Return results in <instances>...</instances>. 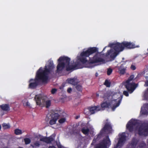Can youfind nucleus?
Masks as SVG:
<instances>
[{
	"label": "nucleus",
	"mask_w": 148,
	"mask_h": 148,
	"mask_svg": "<svg viewBox=\"0 0 148 148\" xmlns=\"http://www.w3.org/2000/svg\"><path fill=\"white\" fill-rule=\"evenodd\" d=\"M109 46L113 47L115 51V52H114L113 50L110 49L107 52L106 55L109 56L110 55V57L112 58H115L120 52H121V51H120V49L116 43L111 44L109 45Z\"/></svg>",
	"instance_id": "6"
},
{
	"label": "nucleus",
	"mask_w": 148,
	"mask_h": 148,
	"mask_svg": "<svg viewBox=\"0 0 148 148\" xmlns=\"http://www.w3.org/2000/svg\"><path fill=\"white\" fill-rule=\"evenodd\" d=\"M57 90L56 88H53L51 90V93L52 94H55L57 91Z\"/></svg>",
	"instance_id": "42"
},
{
	"label": "nucleus",
	"mask_w": 148,
	"mask_h": 148,
	"mask_svg": "<svg viewBox=\"0 0 148 148\" xmlns=\"http://www.w3.org/2000/svg\"><path fill=\"white\" fill-rule=\"evenodd\" d=\"M72 91V89L71 88H69L67 90V91L68 93H70Z\"/></svg>",
	"instance_id": "43"
},
{
	"label": "nucleus",
	"mask_w": 148,
	"mask_h": 148,
	"mask_svg": "<svg viewBox=\"0 0 148 148\" xmlns=\"http://www.w3.org/2000/svg\"><path fill=\"white\" fill-rule=\"evenodd\" d=\"M137 124L136 121L131 119L126 125V128L130 132H132L134 130V127Z\"/></svg>",
	"instance_id": "11"
},
{
	"label": "nucleus",
	"mask_w": 148,
	"mask_h": 148,
	"mask_svg": "<svg viewBox=\"0 0 148 148\" xmlns=\"http://www.w3.org/2000/svg\"><path fill=\"white\" fill-rule=\"evenodd\" d=\"M122 97L123 95H121L118 102L116 103H115L116 102V99L112 101L110 103H107L106 101L103 102L101 104V107L102 108H107L110 107L112 108V111H114L116 108L120 105Z\"/></svg>",
	"instance_id": "3"
},
{
	"label": "nucleus",
	"mask_w": 148,
	"mask_h": 148,
	"mask_svg": "<svg viewBox=\"0 0 148 148\" xmlns=\"http://www.w3.org/2000/svg\"><path fill=\"white\" fill-rule=\"evenodd\" d=\"M82 132L86 135H88L89 134L90 130L88 128H86L84 127L82 128L81 130Z\"/></svg>",
	"instance_id": "24"
},
{
	"label": "nucleus",
	"mask_w": 148,
	"mask_h": 148,
	"mask_svg": "<svg viewBox=\"0 0 148 148\" xmlns=\"http://www.w3.org/2000/svg\"><path fill=\"white\" fill-rule=\"evenodd\" d=\"M138 134L140 136H148V124L145 126H143L142 125H141L138 128Z\"/></svg>",
	"instance_id": "9"
},
{
	"label": "nucleus",
	"mask_w": 148,
	"mask_h": 148,
	"mask_svg": "<svg viewBox=\"0 0 148 148\" xmlns=\"http://www.w3.org/2000/svg\"><path fill=\"white\" fill-rule=\"evenodd\" d=\"M113 148H120L119 147H117V145H116V146H114Z\"/></svg>",
	"instance_id": "50"
},
{
	"label": "nucleus",
	"mask_w": 148,
	"mask_h": 148,
	"mask_svg": "<svg viewBox=\"0 0 148 148\" xmlns=\"http://www.w3.org/2000/svg\"><path fill=\"white\" fill-rule=\"evenodd\" d=\"M26 105L27 106H29L30 104L28 102H27L26 103Z\"/></svg>",
	"instance_id": "45"
},
{
	"label": "nucleus",
	"mask_w": 148,
	"mask_h": 148,
	"mask_svg": "<svg viewBox=\"0 0 148 148\" xmlns=\"http://www.w3.org/2000/svg\"><path fill=\"white\" fill-rule=\"evenodd\" d=\"M24 141L25 142V144L26 145H27L29 144L31 142V140L28 138H26L24 139Z\"/></svg>",
	"instance_id": "37"
},
{
	"label": "nucleus",
	"mask_w": 148,
	"mask_h": 148,
	"mask_svg": "<svg viewBox=\"0 0 148 148\" xmlns=\"http://www.w3.org/2000/svg\"><path fill=\"white\" fill-rule=\"evenodd\" d=\"M108 97H109V96H109V95H108Z\"/></svg>",
	"instance_id": "56"
},
{
	"label": "nucleus",
	"mask_w": 148,
	"mask_h": 148,
	"mask_svg": "<svg viewBox=\"0 0 148 148\" xmlns=\"http://www.w3.org/2000/svg\"><path fill=\"white\" fill-rule=\"evenodd\" d=\"M138 141V140L136 137H133L130 143V146L131 148H135Z\"/></svg>",
	"instance_id": "19"
},
{
	"label": "nucleus",
	"mask_w": 148,
	"mask_h": 148,
	"mask_svg": "<svg viewBox=\"0 0 148 148\" xmlns=\"http://www.w3.org/2000/svg\"><path fill=\"white\" fill-rule=\"evenodd\" d=\"M58 148H63V147L61 145H60L58 146Z\"/></svg>",
	"instance_id": "47"
},
{
	"label": "nucleus",
	"mask_w": 148,
	"mask_h": 148,
	"mask_svg": "<svg viewBox=\"0 0 148 148\" xmlns=\"http://www.w3.org/2000/svg\"><path fill=\"white\" fill-rule=\"evenodd\" d=\"M45 105L46 107L47 108H48L51 106V101L49 100H48L46 101L45 100L44 103L43 104H45Z\"/></svg>",
	"instance_id": "29"
},
{
	"label": "nucleus",
	"mask_w": 148,
	"mask_h": 148,
	"mask_svg": "<svg viewBox=\"0 0 148 148\" xmlns=\"http://www.w3.org/2000/svg\"><path fill=\"white\" fill-rule=\"evenodd\" d=\"M34 99L36 101L37 105L40 106L42 103L44 104L45 99L41 95H35Z\"/></svg>",
	"instance_id": "12"
},
{
	"label": "nucleus",
	"mask_w": 148,
	"mask_h": 148,
	"mask_svg": "<svg viewBox=\"0 0 148 148\" xmlns=\"http://www.w3.org/2000/svg\"><path fill=\"white\" fill-rule=\"evenodd\" d=\"M107 94L108 95V92H107Z\"/></svg>",
	"instance_id": "55"
},
{
	"label": "nucleus",
	"mask_w": 148,
	"mask_h": 148,
	"mask_svg": "<svg viewBox=\"0 0 148 148\" xmlns=\"http://www.w3.org/2000/svg\"><path fill=\"white\" fill-rule=\"evenodd\" d=\"M17 148H23V147H18Z\"/></svg>",
	"instance_id": "53"
},
{
	"label": "nucleus",
	"mask_w": 148,
	"mask_h": 148,
	"mask_svg": "<svg viewBox=\"0 0 148 148\" xmlns=\"http://www.w3.org/2000/svg\"><path fill=\"white\" fill-rule=\"evenodd\" d=\"M66 121L65 118H62L60 119L58 121L60 123H62Z\"/></svg>",
	"instance_id": "39"
},
{
	"label": "nucleus",
	"mask_w": 148,
	"mask_h": 148,
	"mask_svg": "<svg viewBox=\"0 0 148 148\" xmlns=\"http://www.w3.org/2000/svg\"><path fill=\"white\" fill-rule=\"evenodd\" d=\"M113 70L111 68L107 69V74L108 75H110L112 72Z\"/></svg>",
	"instance_id": "38"
},
{
	"label": "nucleus",
	"mask_w": 148,
	"mask_h": 148,
	"mask_svg": "<svg viewBox=\"0 0 148 148\" xmlns=\"http://www.w3.org/2000/svg\"><path fill=\"white\" fill-rule=\"evenodd\" d=\"M125 140V136L124 135H122L119 138L118 142L116 145L117 147H119L120 148L123 146V143Z\"/></svg>",
	"instance_id": "21"
},
{
	"label": "nucleus",
	"mask_w": 148,
	"mask_h": 148,
	"mask_svg": "<svg viewBox=\"0 0 148 148\" xmlns=\"http://www.w3.org/2000/svg\"><path fill=\"white\" fill-rule=\"evenodd\" d=\"M144 96L145 97H147V92H145L144 94Z\"/></svg>",
	"instance_id": "48"
},
{
	"label": "nucleus",
	"mask_w": 148,
	"mask_h": 148,
	"mask_svg": "<svg viewBox=\"0 0 148 148\" xmlns=\"http://www.w3.org/2000/svg\"><path fill=\"white\" fill-rule=\"evenodd\" d=\"M1 125L0 124V130H1Z\"/></svg>",
	"instance_id": "51"
},
{
	"label": "nucleus",
	"mask_w": 148,
	"mask_h": 148,
	"mask_svg": "<svg viewBox=\"0 0 148 148\" xmlns=\"http://www.w3.org/2000/svg\"><path fill=\"white\" fill-rule=\"evenodd\" d=\"M22 131L18 129H16L14 130V133L16 135H19L22 134Z\"/></svg>",
	"instance_id": "34"
},
{
	"label": "nucleus",
	"mask_w": 148,
	"mask_h": 148,
	"mask_svg": "<svg viewBox=\"0 0 148 148\" xmlns=\"http://www.w3.org/2000/svg\"><path fill=\"white\" fill-rule=\"evenodd\" d=\"M125 64L126 62H123L119 67L118 70L119 73L121 75H123L125 73L127 68Z\"/></svg>",
	"instance_id": "16"
},
{
	"label": "nucleus",
	"mask_w": 148,
	"mask_h": 148,
	"mask_svg": "<svg viewBox=\"0 0 148 148\" xmlns=\"http://www.w3.org/2000/svg\"><path fill=\"white\" fill-rule=\"evenodd\" d=\"M140 113L142 114L148 115V103L143 104L141 109Z\"/></svg>",
	"instance_id": "17"
},
{
	"label": "nucleus",
	"mask_w": 148,
	"mask_h": 148,
	"mask_svg": "<svg viewBox=\"0 0 148 148\" xmlns=\"http://www.w3.org/2000/svg\"><path fill=\"white\" fill-rule=\"evenodd\" d=\"M106 47H104V49H103V50H104L105 49V48H106Z\"/></svg>",
	"instance_id": "54"
},
{
	"label": "nucleus",
	"mask_w": 148,
	"mask_h": 148,
	"mask_svg": "<svg viewBox=\"0 0 148 148\" xmlns=\"http://www.w3.org/2000/svg\"><path fill=\"white\" fill-rule=\"evenodd\" d=\"M90 63L91 64L100 63L103 64L105 62L104 59L101 58V55L98 53H97L92 58H90Z\"/></svg>",
	"instance_id": "7"
},
{
	"label": "nucleus",
	"mask_w": 148,
	"mask_h": 148,
	"mask_svg": "<svg viewBox=\"0 0 148 148\" xmlns=\"http://www.w3.org/2000/svg\"><path fill=\"white\" fill-rule=\"evenodd\" d=\"M75 88L79 92H82V85L79 84L76 85Z\"/></svg>",
	"instance_id": "31"
},
{
	"label": "nucleus",
	"mask_w": 148,
	"mask_h": 148,
	"mask_svg": "<svg viewBox=\"0 0 148 148\" xmlns=\"http://www.w3.org/2000/svg\"><path fill=\"white\" fill-rule=\"evenodd\" d=\"M90 55L95 53L98 52V48L95 47H90L88 49Z\"/></svg>",
	"instance_id": "22"
},
{
	"label": "nucleus",
	"mask_w": 148,
	"mask_h": 148,
	"mask_svg": "<svg viewBox=\"0 0 148 148\" xmlns=\"http://www.w3.org/2000/svg\"><path fill=\"white\" fill-rule=\"evenodd\" d=\"M70 59L67 57L61 56L59 58V60H63L66 62V70L67 71L75 70L74 65L70 66Z\"/></svg>",
	"instance_id": "8"
},
{
	"label": "nucleus",
	"mask_w": 148,
	"mask_h": 148,
	"mask_svg": "<svg viewBox=\"0 0 148 148\" xmlns=\"http://www.w3.org/2000/svg\"><path fill=\"white\" fill-rule=\"evenodd\" d=\"M138 84L134 82L127 83L125 85V88L130 94L132 93L138 87Z\"/></svg>",
	"instance_id": "10"
},
{
	"label": "nucleus",
	"mask_w": 148,
	"mask_h": 148,
	"mask_svg": "<svg viewBox=\"0 0 148 148\" xmlns=\"http://www.w3.org/2000/svg\"><path fill=\"white\" fill-rule=\"evenodd\" d=\"M111 82L108 80L106 79L105 81L104 84L107 87H109L110 86Z\"/></svg>",
	"instance_id": "35"
},
{
	"label": "nucleus",
	"mask_w": 148,
	"mask_h": 148,
	"mask_svg": "<svg viewBox=\"0 0 148 148\" xmlns=\"http://www.w3.org/2000/svg\"><path fill=\"white\" fill-rule=\"evenodd\" d=\"M111 145V141L108 135L106 136L100 142L95 145L94 148H108Z\"/></svg>",
	"instance_id": "5"
},
{
	"label": "nucleus",
	"mask_w": 148,
	"mask_h": 148,
	"mask_svg": "<svg viewBox=\"0 0 148 148\" xmlns=\"http://www.w3.org/2000/svg\"><path fill=\"white\" fill-rule=\"evenodd\" d=\"M60 111H55L51 114L50 116L51 118H53L55 119H56V120L59 119L60 116Z\"/></svg>",
	"instance_id": "18"
},
{
	"label": "nucleus",
	"mask_w": 148,
	"mask_h": 148,
	"mask_svg": "<svg viewBox=\"0 0 148 148\" xmlns=\"http://www.w3.org/2000/svg\"><path fill=\"white\" fill-rule=\"evenodd\" d=\"M40 145V143L38 141L35 142L33 145H31V146L33 147H39Z\"/></svg>",
	"instance_id": "32"
},
{
	"label": "nucleus",
	"mask_w": 148,
	"mask_h": 148,
	"mask_svg": "<svg viewBox=\"0 0 148 148\" xmlns=\"http://www.w3.org/2000/svg\"><path fill=\"white\" fill-rule=\"evenodd\" d=\"M144 86H148V80H147L145 82Z\"/></svg>",
	"instance_id": "44"
},
{
	"label": "nucleus",
	"mask_w": 148,
	"mask_h": 148,
	"mask_svg": "<svg viewBox=\"0 0 148 148\" xmlns=\"http://www.w3.org/2000/svg\"><path fill=\"white\" fill-rule=\"evenodd\" d=\"M146 144L144 141H141L139 142L137 146V148H143L146 146Z\"/></svg>",
	"instance_id": "26"
},
{
	"label": "nucleus",
	"mask_w": 148,
	"mask_h": 148,
	"mask_svg": "<svg viewBox=\"0 0 148 148\" xmlns=\"http://www.w3.org/2000/svg\"><path fill=\"white\" fill-rule=\"evenodd\" d=\"M0 108L3 111H8L10 110V106L8 104H3L0 105Z\"/></svg>",
	"instance_id": "23"
},
{
	"label": "nucleus",
	"mask_w": 148,
	"mask_h": 148,
	"mask_svg": "<svg viewBox=\"0 0 148 148\" xmlns=\"http://www.w3.org/2000/svg\"><path fill=\"white\" fill-rule=\"evenodd\" d=\"M134 75H130L128 78L127 80L126 81V83H131L130 82L132 81L134 78Z\"/></svg>",
	"instance_id": "33"
},
{
	"label": "nucleus",
	"mask_w": 148,
	"mask_h": 148,
	"mask_svg": "<svg viewBox=\"0 0 148 148\" xmlns=\"http://www.w3.org/2000/svg\"><path fill=\"white\" fill-rule=\"evenodd\" d=\"M54 68L53 61H50L47 66L45 65L44 70L42 67H40L36 72L35 79H31L29 80V88L33 89L39 85L40 82L47 83L49 78L48 75Z\"/></svg>",
	"instance_id": "1"
},
{
	"label": "nucleus",
	"mask_w": 148,
	"mask_h": 148,
	"mask_svg": "<svg viewBox=\"0 0 148 148\" xmlns=\"http://www.w3.org/2000/svg\"><path fill=\"white\" fill-rule=\"evenodd\" d=\"M57 121L56 119H55L51 118V119L49 121V123L51 125H53L56 123Z\"/></svg>",
	"instance_id": "36"
},
{
	"label": "nucleus",
	"mask_w": 148,
	"mask_h": 148,
	"mask_svg": "<svg viewBox=\"0 0 148 148\" xmlns=\"http://www.w3.org/2000/svg\"><path fill=\"white\" fill-rule=\"evenodd\" d=\"M74 66L75 69H81L83 68L82 65L79 62H77Z\"/></svg>",
	"instance_id": "27"
},
{
	"label": "nucleus",
	"mask_w": 148,
	"mask_h": 148,
	"mask_svg": "<svg viewBox=\"0 0 148 148\" xmlns=\"http://www.w3.org/2000/svg\"><path fill=\"white\" fill-rule=\"evenodd\" d=\"M96 95H97V96H99V95H98V94H96Z\"/></svg>",
	"instance_id": "52"
},
{
	"label": "nucleus",
	"mask_w": 148,
	"mask_h": 148,
	"mask_svg": "<svg viewBox=\"0 0 148 148\" xmlns=\"http://www.w3.org/2000/svg\"><path fill=\"white\" fill-rule=\"evenodd\" d=\"M79 116H76L75 117V119H78V118H79Z\"/></svg>",
	"instance_id": "49"
},
{
	"label": "nucleus",
	"mask_w": 148,
	"mask_h": 148,
	"mask_svg": "<svg viewBox=\"0 0 148 148\" xmlns=\"http://www.w3.org/2000/svg\"><path fill=\"white\" fill-rule=\"evenodd\" d=\"M78 60L83 64H85L88 62V60L86 58L84 57L81 56Z\"/></svg>",
	"instance_id": "28"
},
{
	"label": "nucleus",
	"mask_w": 148,
	"mask_h": 148,
	"mask_svg": "<svg viewBox=\"0 0 148 148\" xmlns=\"http://www.w3.org/2000/svg\"><path fill=\"white\" fill-rule=\"evenodd\" d=\"M2 127L4 130H6L9 129L10 126L9 124H7L5 123H3L2 124Z\"/></svg>",
	"instance_id": "30"
},
{
	"label": "nucleus",
	"mask_w": 148,
	"mask_h": 148,
	"mask_svg": "<svg viewBox=\"0 0 148 148\" xmlns=\"http://www.w3.org/2000/svg\"><path fill=\"white\" fill-rule=\"evenodd\" d=\"M66 82L74 85H75L78 83L79 82L77 78H68L66 80Z\"/></svg>",
	"instance_id": "20"
},
{
	"label": "nucleus",
	"mask_w": 148,
	"mask_h": 148,
	"mask_svg": "<svg viewBox=\"0 0 148 148\" xmlns=\"http://www.w3.org/2000/svg\"><path fill=\"white\" fill-rule=\"evenodd\" d=\"M90 55L89 52L87 49L85 51H83L80 54V56L81 57H88Z\"/></svg>",
	"instance_id": "25"
},
{
	"label": "nucleus",
	"mask_w": 148,
	"mask_h": 148,
	"mask_svg": "<svg viewBox=\"0 0 148 148\" xmlns=\"http://www.w3.org/2000/svg\"><path fill=\"white\" fill-rule=\"evenodd\" d=\"M130 69L132 70H135L136 69V67L134 65L132 64L130 66Z\"/></svg>",
	"instance_id": "40"
},
{
	"label": "nucleus",
	"mask_w": 148,
	"mask_h": 148,
	"mask_svg": "<svg viewBox=\"0 0 148 148\" xmlns=\"http://www.w3.org/2000/svg\"><path fill=\"white\" fill-rule=\"evenodd\" d=\"M48 148H56V147L54 146H50Z\"/></svg>",
	"instance_id": "46"
},
{
	"label": "nucleus",
	"mask_w": 148,
	"mask_h": 148,
	"mask_svg": "<svg viewBox=\"0 0 148 148\" xmlns=\"http://www.w3.org/2000/svg\"><path fill=\"white\" fill-rule=\"evenodd\" d=\"M88 109L90 113V114H92L100 110L101 108L99 106H96L89 107L88 108Z\"/></svg>",
	"instance_id": "15"
},
{
	"label": "nucleus",
	"mask_w": 148,
	"mask_h": 148,
	"mask_svg": "<svg viewBox=\"0 0 148 148\" xmlns=\"http://www.w3.org/2000/svg\"><path fill=\"white\" fill-rule=\"evenodd\" d=\"M58 64L57 66L56 71L57 73L62 71L66 66V62L63 60H58Z\"/></svg>",
	"instance_id": "13"
},
{
	"label": "nucleus",
	"mask_w": 148,
	"mask_h": 148,
	"mask_svg": "<svg viewBox=\"0 0 148 148\" xmlns=\"http://www.w3.org/2000/svg\"><path fill=\"white\" fill-rule=\"evenodd\" d=\"M129 92L127 91H124L123 92V94L126 96L128 97L129 96Z\"/></svg>",
	"instance_id": "41"
},
{
	"label": "nucleus",
	"mask_w": 148,
	"mask_h": 148,
	"mask_svg": "<svg viewBox=\"0 0 148 148\" xmlns=\"http://www.w3.org/2000/svg\"><path fill=\"white\" fill-rule=\"evenodd\" d=\"M55 139V136L51 135L48 137H44L40 139L41 141L45 142L47 144L50 143L53 141Z\"/></svg>",
	"instance_id": "14"
},
{
	"label": "nucleus",
	"mask_w": 148,
	"mask_h": 148,
	"mask_svg": "<svg viewBox=\"0 0 148 148\" xmlns=\"http://www.w3.org/2000/svg\"><path fill=\"white\" fill-rule=\"evenodd\" d=\"M104 126L101 130L99 133L95 136L93 140V143H95L99 140L102 136L112 133V125L110 122L108 121V119H106L104 121Z\"/></svg>",
	"instance_id": "2"
},
{
	"label": "nucleus",
	"mask_w": 148,
	"mask_h": 148,
	"mask_svg": "<svg viewBox=\"0 0 148 148\" xmlns=\"http://www.w3.org/2000/svg\"><path fill=\"white\" fill-rule=\"evenodd\" d=\"M120 49V51H123L125 49H131L136 47L135 45L130 42L124 41L121 43L117 42L116 43Z\"/></svg>",
	"instance_id": "4"
}]
</instances>
